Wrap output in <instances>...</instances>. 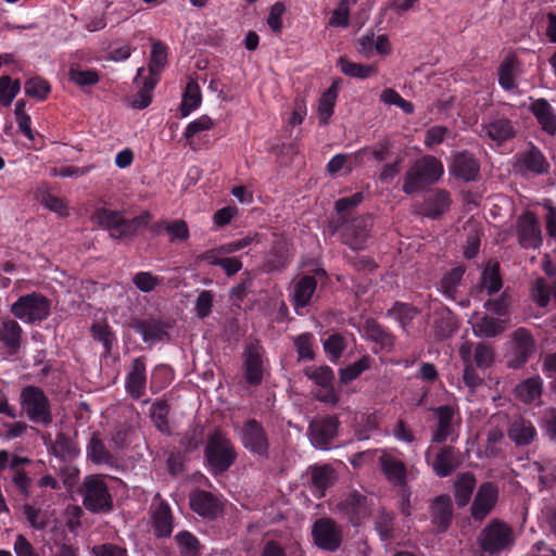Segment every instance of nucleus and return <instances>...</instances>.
Instances as JSON below:
<instances>
[{"label": "nucleus", "mask_w": 556, "mask_h": 556, "mask_svg": "<svg viewBox=\"0 0 556 556\" xmlns=\"http://www.w3.org/2000/svg\"><path fill=\"white\" fill-rule=\"evenodd\" d=\"M543 392V380L533 376L519 382L515 388L516 397L525 404H532L540 400Z\"/></svg>", "instance_id": "40"}, {"label": "nucleus", "mask_w": 556, "mask_h": 556, "mask_svg": "<svg viewBox=\"0 0 556 556\" xmlns=\"http://www.w3.org/2000/svg\"><path fill=\"white\" fill-rule=\"evenodd\" d=\"M312 538L318 548L331 553L338 551L343 542L341 526L329 517H321L314 521Z\"/></svg>", "instance_id": "10"}, {"label": "nucleus", "mask_w": 556, "mask_h": 556, "mask_svg": "<svg viewBox=\"0 0 556 556\" xmlns=\"http://www.w3.org/2000/svg\"><path fill=\"white\" fill-rule=\"evenodd\" d=\"M419 313V308L413 304L395 301L392 307L387 311L386 316L396 320L402 329L406 330Z\"/></svg>", "instance_id": "47"}, {"label": "nucleus", "mask_w": 556, "mask_h": 556, "mask_svg": "<svg viewBox=\"0 0 556 556\" xmlns=\"http://www.w3.org/2000/svg\"><path fill=\"white\" fill-rule=\"evenodd\" d=\"M437 427L432 432L431 442L443 444L447 440L455 443L458 432L454 425L455 409L451 405H440L433 409Z\"/></svg>", "instance_id": "20"}, {"label": "nucleus", "mask_w": 556, "mask_h": 556, "mask_svg": "<svg viewBox=\"0 0 556 556\" xmlns=\"http://www.w3.org/2000/svg\"><path fill=\"white\" fill-rule=\"evenodd\" d=\"M131 329L141 336L142 341L150 346L160 342H169L173 324L162 318H138L130 324Z\"/></svg>", "instance_id": "11"}, {"label": "nucleus", "mask_w": 556, "mask_h": 556, "mask_svg": "<svg viewBox=\"0 0 556 556\" xmlns=\"http://www.w3.org/2000/svg\"><path fill=\"white\" fill-rule=\"evenodd\" d=\"M503 287V280L500 274V265L495 263L491 267H486L481 275V288L489 295L497 293Z\"/></svg>", "instance_id": "59"}, {"label": "nucleus", "mask_w": 556, "mask_h": 556, "mask_svg": "<svg viewBox=\"0 0 556 556\" xmlns=\"http://www.w3.org/2000/svg\"><path fill=\"white\" fill-rule=\"evenodd\" d=\"M87 458L96 465H106L113 467L117 464V459L106 447L104 441L100 437V432L96 431L91 434L86 446Z\"/></svg>", "instance_id": "36"}, {"label": "nucleus", "mask_w": 556, "mask_h": 556, "mask_svg": "<svg viewBox=\"0 0 556 556\" xmlns=\"http://www.w3.org/2000/svg\"><path fill=\"white\" fill-rule=\"evenodd\" d=\"M450 172L463 182L477 181L480 178V161L468 150L456 152L452 157Z\"/></svg>", "instance_id": "19"}, {"label": "nucleus", "mask_w": 556, "mask_h": 556, "mask_svg": "<svg viewBox=\"0 0 556 556\" xmlns=\"http://www.w3.org/2000/svg\"><path fill=\"white\" fill-rule=\"evenodd\" d=\"M466 268L456 266L443 274L438 290L448 300H456L458 287L462 285Z\"/></svg>", "instance_id": "42"}, {"label": "nucleus", "mask_w": 556, "mask_h": 556, "mask_svg": "<svg viewBox=\"0 0 556 556\" xmlns=\"http://www.w3.org/2000/svg\"><path fill=\"white\" fill-rule=\"evenodd\" d=\"M24 90L28 97L34 98L37 101H43L51 92V85L47 79L40 76H35L25 81Z\"/></svg>", "instance_id": "57"}, {"label": "nucleus", "mask_w": 556, "mask_h": 556, "mask_svg": "<svg viewBox=\"0 0 556 556\" xmlns=\"http://www.w3.org/2000/svg\"><path fill=\"white\" fill-rule=\"evenodd\" d=\"M497 497L498 489L493 482L481 483L470 508L471 517L482 521L494 508Z\"/></svg>", "instance_id": "25"}, {"label": "nucleus", "mask_w": 556, "mask_h": 556, "mask_svg": "<svg viewBox=\"0 0 556 556\" xmlns=\"http://www.w3.org/2000/svg\"><path fill=\"white\" fill-rule=\"evenodd\" d=\"M340 229V238L343 244L354 251L367 249L371 240V230L374 227V218L371 214L358 215L352 219L341 216L338 219Z\"/></svg>", "instance_id": "6"}, {"label": "nucleus", "mask_w": 556, "mask_h": 556, "mask_svg": "<svg viewBox=\"0 0 556 556\" xmlns=\"http://www.w3.org/2000/svg\"><path fill=\"white\" fill-rule=\"evenodd\" d=\"M20 403L30 421L45 426L52 422L51 404L41 388L31 384L24 387L20 394Z\"/></svg>", "instance_id": "7"}, {"label": "nucleus", "mask_w": 556, "mask_h": 556, "mask_svg": "<svg viewBox=\"0 0 556 556\" xmlns=\"http://www.w3.org/2000/svg\"><path fill=\"white\" fill-rule=\"evenodd\" d=\"M68 79L80 88L91 87L100 81V73L96 68H85L78 63H72Z\"/></svg>", "instance_id": "48"}, {"label": "nucleus", "mask_w": 556, "mask_h": 556, "mask_svg": "<svg viewBox=\"0 0 556 556\" xmlns=\"http://www.w3.org/2000/svg\"><path fill=\"white\" fill-rule=\"evenodd\" d=\"M167 58L168 47L160 40H154L151 47L148 75H146V77L156 78V81H160L161 74L167 64Z\"/></svg>", "instance_id": "39"}, {"label": "nucleus", "mask_w": 556, "mask_h": 556, "mask_svg": "<svg viewBox=\"0 0 556 556\" xmlns=\"http://www.w3.org/2000/svg\"><path fill=\"white\" fill-rule=\"evenodd\" d=\"M169 404L165 400H157L152 403L150 407V418L154 425V427L162 433H169V424H168V415H169Z\"/></svg>", "instance_id": "51"}, {"label": "nucleus", "mask_w": 556, "mask_h": 556, "mask_svg": "<svg viewBox=\"0 0 556 556\" xmlns=\"http://www.w3.org/2000/svg\"><path fill=\"white\" fill-rule=\"evenodd\" d=\"M237 451L232 441L219 430L207 435L204 459L213 476L226 472L237 460Z\"/></svg>", "instance_id": "3"}, {"label": "nucleus", "mask_w": 556, "mask_h": 556, "mask_svg": "<svg viewBox=\"0 0 556 556\" xmlns=\"http://www.w3.org/2000/svg\"><path fill=\"white\" fill-rule=\"evenodd\" d=\"M444 174L442 162L433 155L417 159L403 177L402 191L412 195L438 182Z\"/></svg>", "instance_id": "2"}, {"label": "nucleus", "mask_w": 556, "mask_h": 556, "mask_svg": "<svg viewBox=\"0 0 556 556\" xmlns=\"http://www.w3.org/2000/svg\"><path fill=\"white\" fill-rule=\"evenodd\" d=\"M327 273L324 268H316L313 275H303L294 283L292 304L295 308L307 306L314 295L318 279H326Z\"/></svg>", "instance_id": "24"}, {"label": "nucleus", "mask_w": 556, "mask_h": 556, "mask_svg": "<svg viewBox=\"0 0 556 556\" xmlns=\"http://www.w3.org/2000/svg\"><path fill=\"white\" fill-rule=\"evenodd\" d=\"M91 219L106 229L112 238L123 240L135 237L140 229L146 228L151 219V214L144 211L140 215L127 219L121 211L99 207L93 212Z\"/></svg>", "instance_id": "1"}, {"label": "nucleus", "mask_w": 556, "mask_h": 556, "mask_svg": "<svg viewBox=\"0 0 556 556\" xmlns=\"http://www.w3.org/2000/svg\"><path fill=\"white\" fill-rule=\"evenodd\" d=\"M239 438L242 446L260 457H268L269 439L263 424L255 418L247 419L240 430Z\"/></svg>", "instance_id": "9"}, {"label": "nucleus", "mask_w": 556, "mask_h": 556, "mask_svg": "<svg viewBox=\"0 0 556 556\" xmlns=\"http://www.w3.org/2000/svg\"><path fill=\"white\" fill-rule=\"evenodd\" d=\"M506 328V323L502 319L489 315L482 316L473 326V332L478 337L495 338Z\"/></svg>", "instance_id": "50"}, {"label": "nucleus", "mask_w": 556, "mask_h": 556, "mask_svg": "<svg viewBox=\"0 0 556 556\" xmlns=\"http://www.w3.org/2000/svg\"><path fill=\"white\" fill-rule=\"evenodd\" d=\"M83 503L91 513H109L113 509V500L102 475H90L81 485Z\"/></svg>", "instance_id": "8"}, {"label": "nucleus", "mask_w": 556, "mask_h": 556, "mask_svg": "<svg viewBox=\"0 0 556 556\" xmlns=\"http://www.w3.org/2000/svg\"><path fill=\"white\" fill-rule=\"evenodd\" d=\"M147 382V356L141 355L132 359L125 377V390L131 400L138 401L146 395Z\"/></svg>", "instance_id": "21"}, {"label": "nucleus", "mask_w": 556, "mask_h": 556, "mask_svg": "<svg viewBox=\"0 0 556 556\" xmlns=\"http://www.w3.org/2000/svg\"><path fill=\"white\" fill-rule=\"evenodd\" d=\"M364 329L367 339L379 346V349L374 350V353H378L379 351L390 353L394 349L395 336L376 319L368 318L365 321Z\"/></svg>", "instance_id": "31"}, {"label": "nucleus", "mask_w": 556, "mask_h": 556, "mask_svg": "<svg viewBox=\"0 0 556 556\" xmlns=\"http://www.w3.org/2000/svg\"><path fill=\"white\" fill-rule=\"evenodd\" d=\"M379 464L381 471L392 486L400 488L408 484L407 478L410 472L404 462L392 455L384 454L379 457Z\"/></svg>", "instance_id": "30"}, {"label": "nucleus", "mask_w": 556, "mask_h": 556, "mask_svg": "<svg viewBox=\"0 0 556 556\" xmlns=\"http://www.w3.org/2000/svg\"><path fill=\"white\" fill-rule=\"evenodd\" d=\"M508 365L513 368L522 367L535 351V340L531 332L523 328H517L510 334Z\"/></svg>", "instance_id": "13"}, {"label": "nucleus", "mask_w": 556, "mask_h": 556, "mask_svg": "<svg viewBox=\"0 0 556 556\" xmlns=\"http://www.w3.org/2000/svg\"><path fill=\"white\" fill-rule=\"evenodd\" d=\"M337 66L345 76L359 79H366L377 73L376 66L355 63L345 56H340L337 60Z\"/></svg>", "instance_id": "49"}, {"label": "nucleus", "mask_w": 556, "mask_h": 556, "mask_svg": "<svg viewBox=\"0 0 556 556\" xmlns=\"http://www.w3.org/2000/svg\"><path fill=\"white\" fill-rule=\"evenodd\" d=\"M345 348V339L340 333H332L324 341V350L332 363L340 359Z\"/></svg>", "instance_id": "64"}, {"label": "nucleus", "mask_w": 556, "mask_h": 556, "mask_svg": "<svg viewBox=\"0 0 556 556\" xmlns=\"http://www.w3.org/2000/svg\"><path fill=\"white\" fill-rule=\"evenodd\" d=\"M132 83L138 88V92L131 105L134 109L143 110L151 104L152 92L159 81L156 78L146 77V68L139 67Z\"/></svg>", "instance_id": "33"}, {"label": "nucleus", "mask_w": 556, "mask_h": 556, "mask_svg": "<svg viewBox=\"0 0 556 556\" xmlns=\"http://www.w3.org/2000/svg\"><path fill=\"white\" fill-rule=\"evenodd\" d=\"M478 543L488 556H498L515 545L514 529L503 520L492 519L481 530Z\"/></svg>", "instance_id": "4"}, {"label": "nucleus", "mask_w": 556, "mask_h": 556, "mask_svg": "<svg viewBox=\"0 0 556 556\" xmlns=\"http://www.w3.org/2000/svg\"><path fill=\"white\" fill-rule=\"evenodd\" d=\"M151 525L156 539L170 538L175 523L172 508L166 501H161L153 509Z\"/></svg>", "instance_id": "29"}, {"label": "nucleus", "mask_w": 556, "mask_h": 556, "mask_svg": "<svg viewBox=\"0 0 556 556\" xmlns=\"http://www.w3.org/2000/svg\"><path fill=\"white\" fill-rule=\"evenodd\" d=\"M494 357L493 348L485 342L477 343L473 351L471 350V362L478 369L485 370L489 368L493 364Z\"/></svg>", "instance_id": "58"}, {"label": "nucleus", "mask_w": 556, "mask_h": 556, "mask_svg": "<svg viewBox=\"0 0 556 556\" xmlns=\"http://www.w3.org/2000/svg\"><path fill=\"white\" fill-rule=\"evenodd\" d=\"M201 91L197 81L190 80L187 84L180 103L179 112L181 117H187L192 111L197 110L201 104Z\"/></svg>", "instance_id": "52"}, {"label": "nucleus", "mask_w": 556, "mask_h": 556, "mask_svg": "<svg viewBox=\"0 0 556 556\" xmlns=\"http://www.w3.org/2000/svg\"><path fill=\"white\" fill-rule=\"evenodd\" d=\"M431 523L435 528L437 533H444L450 528L454 508L453 502L448 494L435 496L429 506Z\"/></svg>", "instance_id": "26"}, {"label": "nucleus", "mask_w": 556, "mask_h": 556, "mask_svg": "<svg viewBox=\"0 0 556 556\" xmlns=\"http://www.w3.org/2000/svg\"><path fill=\"white\" fill-rule=\"evenodd\" d=\"M482 131L492 141L501 144L516 136L513 122L500 113L490 116L489 121L482 124Z\"/></svg>", "instance_id": "27"}, {"label": "nucleus", "mask_w": 556, "mask_h": 556, "mask_svg": "<svg viewBox=\"0 0 556 556\" xmlns=\"http://www.w3.org/2000/svg\"><path fill=\"white\" fill-rule=\"evenodd\" d=\"M180 556H202L203 545L190 531L181 530L174 536Z\"/></svg>", "instance_id": "45"}, {"label": "nucleus", "mask_w": 556, "mask_h": 556, "mask_svg": "<svg viewBox=\"0 0 556 556\" xmlns=\"http://www.w3.org/2000/svg\"><path fill=\"white\" fill-rule=\"evenodd\" d=\"M204 439V427L200 422H193L181 437L179 444L184 447L185 452H194Z\"/></svg>", "instance_id": "56"}, {"label": "nucleus", "mask_w": 556, "mask_h": 556, "mask_svg": "<svg viewBox=\"0 0 556 556\" xmlns=\"http://www.w3.org/2000/svg\"><path fill=\"white\" fill-rule=\"evenodd\" d=\"M477 480L472 472L466 471L457 476L454 482V497L459 508L465 507L471 500Z\"/></svg>", "instance_id": "41"}, {"label": "nucleus", "mask_w": 556, "mask_h": 556, "mask_svg": "<svg viewBox=\"0 0 556 556\" xmlns=\"http://www.w3.org/2000/svg\"><path fill=\"white\" fill-rule=\"evenodd\" d=\"M23 329L21 325L10 317L0 323V357L4 361L15 358L22 348Z\"/></svg>", "instance_id": "15"}, {"label": "nucleus", "mask_w": 556, "mask_h": 556, "mask_svg": "<svg viewBox=\"0 0 556 556\" xmlns=\"http://www.w3.org/2000/svg\"><path fill=\"white\" fill-rule=\"evenodd\" d=\"M375 529L382 541H389L393 538L394 516L384 509L380 510L375 520Z\"/></svg>", "instance_id": "61"}, {"label": "nucleus", "mask_w": 556, "mask_h": 556, "mask_svg": "<svg viewBox=\"0 0 556 556\" xmlns=\"http://www.w3.org/2000/svg\"><path fill=\"white\" fill-rule=\"evenodd\" d=\"M519 61L516 55L509 54L504 58L498 66V84L505 91H511L517 88L516 84V70Z\"/></svg>", "instance_id": "43"}, {"label": "nucleus", "mask_w": 556, "mask_h": 556, "mask_svg": "<svg viewBox=\"0 0 556 556\" xmlns=\"http://www.w3.org/2000/svg\"><path fill=\"white\" fill-rule=\"evenodd\" d=\"M451 203L448 191L435 189L425 197L418 212L428 218L438 219L450 210Z\"/></svg>", "instance_id": "28"}, {"label": "nucleus", "mask_w": 556, "mask_h": 556, "mask_svg": "<svg viewBox=\"0 0 556 556\" xmlns=\"http://www.w3.org/2000/svg\"><path fill=\"white\" fill-rule=\"evenodd\" d=\"M47 447L50 454L63 463L72 462L80 453L77 442L64 432H58Z\"/></svg>", "instance_id": "35"}, {"label": "nucleus", "mask_w": 556, "mask_h": 556, "mask_svg": "<svg viewBox=\"0 0 556 556\" xmlns=\"http://www.w3.org/2000/svg\"><path fill=\"white\" fill-rule=\"evenodd\" d=\"M336 480L334 470L330 465L314 466L311 468V488L313 494L321 498L327 489Z\"/></svg>", "instance_id": "38"}, {"label": "nucleus", "mask_w": 556, "mask_h": 556, "mask_svg": "<svg viewBox=\"0 0 556 556\" xmlns=\"http://www.w3.org/2000/svg\"><path fill=\"white\" fill-rule=\"evenodd\" d=\"M425 458L439 478L451 476L462 465L460 452L453 445H443L433 457L432 447H428Z\"/></svg>", "instance_id": "12"}, {"label": "nucleus", "mask_w": 556, "mask_h": 556, "mask_svg": "<svg viewBox=\"0 0 556 556\" xmlns=\"http://www.w3.org/2000/svg\"><path fill=\"white\" fill-rule=\"evenodd\" d=\"M340 79H334L331 86L320 96L318 102L319 123L327 125L334 111L339 92Z\"/></svg>", "instance_id": "46"}, {"label": "nucleus", "mask_w": 556, "mask_h": 556, "mask_svg": "<svg viewBox=\"0 0 556 556\" xmlns=\"http://www.w3.org/2000/svg\"><path fill=\"white\" fill-rule=\"evenodd\" d=\"M170 381V368L167 365H156L151 374L150 390L153 394H156L168 386Z\"/></svg>", "instance_id": "63"}, {"label": "nucleus", "mask_w": 556, "mask_h": 556, "mask_svg": "<svg viewBox=\"0 0 556 556\" xmlns=\"http://www.w3.org/2000/svg\"><path fill=\"white\" fill-rule=\"evenodd\" d=\"M339 426L340 421L337 416L327 415L312 420L308 425L312 444L319 450H329L332 440L338 435Z\"/></svg>", "instance_id": "16"}, {"label": "nucleus", "mask_w": 556, "mask_h": 556, "mask_svg": "<svg viewBox=\"0 0 556 556\" xmlns=\"http://www.w3.org/2000/svg\"><path fill=\"white\" fill-rule=\"evenodd\" d=\"M517 236L523 249H535L542 244V231L536 215L523 212L517 219Z\"/></svg>", "instance_id": "22"}, {"label": "nucleus", "mask_w": 556, "mask_h": 556, "mask_svg": "<svg viewBox=\"0 0 556 556\" xmlns=\"http://www.w3.org/2000/svg\"><path fill=\"white\" fill-rule=\"evenodd\" d=\"M90 332L96 341L102 343L104 349V356H109L112 352L113 345L117 341L116 336L110 325L108 323H94L90 328Z\"/></svg>", "instance_id": "54"}, {"label": "nucleus", "mask_w": 556, "mask_h": 556, "mask_svg": "<svg viewBox=\"0 0 556 556\" xmlns=\"http://www.w3.org/2000/svg\"><path fill=\"white\" fill-rule=\"evenodd\" d=\"M313 342L314 334L311 332H303L294 339L299 361H313L315 358Z\"/></svg>", "instance_id": "62"}, {"label": "nucleus", "mask_w": 556, "mask_h": 556, "mask_svg": "<svg viewBox=\"0 0 556 556\" xmlns=\"http://www.w3.org/2000/svg\"><path fill=\"white\" fill-rule=\"evenodd\" d=\"M368 497L357 491H351L338 503L340 513L348 516L353 526H358L361 521L370 515Z\"/></svg>", "instance_id": "23"}, {"label": "nucleus", "mask_w": 556, "mask_h": 556, "mask_svg": "<svg viewBox=\"0 0 556 556\" xmlns=\"http://www.w3.org/2000/svg\"><path fill=\"white\" fill-rule=\"evenodd\" d=\"M372 363V357L366 354L353 364H350L344 368H340L339 376L341 383L348 384L357 379L364 371L371 367Z\"/></svg>", "instance_id": "53"}, {"label": "nucleus", "mask_w": 556, "mask_h": 556, "mask_svg": "<svg viewBox=\"0 0 556 556\" xmlns=\"http://www.w3.org/2000/svg\"><path fill=\"white\" fill-rule=\"evenodd\" d=\"M264 348L258 341L245 345L243 358V377L250 387H257L264 378Z\"/></svg>", "instance_id": "14"}, {"label": "nucleus", "mask_w": 556, "mask_h": 556, "mask_svg": "<svg viewBox=\"0 0 556 556\" xmlns=\"http://www.w3.org/2000/svg\"><path fill=\"white\" fill-rule=\"evenodd\" d=\"M520 162L526 169L534 174H543L548 168V163L546 162V159L544 157L542 152L535 147H532L530 150L525 152L520 159Z\"/></svg>", "instance_id": "55"}, {"label": "nucleus", "mask_w": 556, "mask_h": 556, "mask_svg": "<svg viewBox=\"0 0 556 556\" xmlns=\"http://www.w3.org/2000/svg\"><path fill=\"white\" fill-rule=\"evenodd\" d=\"M190 508L200 517L214 521L223 513V503L210 491L197 489L189 495Z\"/></svg>", "instance_id": "18"}, {"label": "nucleus", "mask_w": 556, "mask_h": 556, "mask_svg": "<svg viewBox=\"0 0 556 556\" xmlns=\"http://www.w3.org/2000/svg\"><path fill=\"white\" fill-rule=\"evenodd\" d=\"M529 111L533 114L541 129L547 135L556 134V112L549 102L544 98L532 99Z\"/></svg>", "instance_id": "32"}, {"label": "nucleus", "mask_w": 556, "mask_h": 556, "mask_svg": "<svg viewBox=\"0 0 556 556\" xmlns=\"http://www.w3.org/2000/svg\"><path fill=\"white\" fill-rule=\"evenodd\" d=\"M459 355L464 363V383L475 390L483 383V378L478 374L476 365L471 362V345L463 344L459 349Z\"/></svg>", "instance_id": "44"}, {"label": "nucleus", "mask_w": 556, "mask_h": 556, "mask_svg": "<svg viewBox=\"0 0 556 556\" xmlns=\"http://www.w3.org/2000/svg\"><path fill=\"white\" fill-rule=\"evenodd\" d=\"M304 375L323 389V392L316 395L320 402L329 404L338 402L339 399L333 387L334 371L330 366H307L304 368Z\"/></svg>", "instance_id": "17"}, {"label": "nucleus", "mask_w": 556, "mask_h": 556, "mask_svg": "<svg viewBox=\"0 0 556 556\" xmlns=\"http://www.w3.org/2000/svg\"><path fill=\"white\" fill-rule=\"evenodd\" d=\"M291 263L290 248L287 241L278 240L274 242L270 251L263 264L265 273L281 271Z\"/></svg>", "instance_id": "34"}, {"label": "nucleus", "mask_w": 556, "mask_h": 556, "mask_svg": "<svg viewBox=\"0 0 556 556\" xmlns=\"http://www.w3.org/2000/svg\"><path fill=\"white\" fill-rule=\"evenodd\" d=\"M52 302L45 294L34 291L20 295L17 300L11 304V314L28 325L40 324L51 314Z\"/></svg>", "instance_id": "5"}, {"label": "nucleus", "mask_w": 556, "mask_h": 556, "mask_svg": "<svg viewBox=\"0 0 556 556\" xmlns=\"http://www.w3.org/2000/svg\"><path fill=\"white\" fill-rule=\"evenodd\" d=\"M534 425L522 417L513 420L508 427L507 435L517 446L530 445L536 438Z\"/></svg>", "instance_id": "37"}, {"label": "nucleus", "mask_w": 556, "mask_h": 556, "mask_svg": "<svg viewBox=\"0 0 556 556\" xmlns=\"http://www.w3.org/2000/svg\"><path fill=\"white\" fill-rule=\"evenodd\" d=\"M131 281L139 291L149 293L164 283V277L153 275L151 271H138L132 276Z\"/></svg>", "instance_id": "60"}]
</instances>
